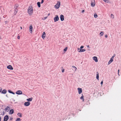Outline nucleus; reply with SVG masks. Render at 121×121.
<instances>
[{
	"label": "nucleus",
	"mask_w": 121,
	"mask_h": 121,
	"mask_svg": "<svg viewBox=\"0 0 121 121\" xmlns=\"http://www.w3.org/2000/svg\"><path fill=\"white\" fill-rule=\"evenodd\" d=\"M27 12L30 15H32L33 13V9L32 6H29Z\"/></svg>",
	"instance_id": "obj_1"
},
{
	"label": "nucleus",
	"mask_w": 121,
	"mask_h": 121,
	"mask_svg": "<svg viewBox=\"0 0 121 121\" xmlns=\"http://www.w3.org/2000/svg\"><path fill=\"white\" fill-rule=\"evenodd\" d=\"M60 2H58L57 4L55 6V7L57 9H58L60 7Z\"/></svg>",
	"instance_id": "obj_2"
},
{
	"label": "nucleus",
	"mask_w": 121,
	"mask_h": 121,
	"mask_svg": "<svg viewBox=\"0 0 121 121\" xmlns=\"http://www.w3.org/2000/svg\"><path fill=\"white\" fill-rule=\"evenodd\" d=\"M59 18L57 15H56V17L54 18V20L55 22H56L59 20Z\"/></svg>",
	"instance_id": "obj_3"
},
{
	"label": "nucleus",
	"mask_w": 121,
	"mask_h": 121,
	"mask_svg": "<svg viewBox=\"0 0 121 121\" xmlns=\"http://www.w3.org/2000/svg\"><path fill=\"white\" fill-rule=\"evenodd\" d=\"M91 5L92 7H94L95 5V2L94 0H92L91 3Z\"/></svg>",
	"instance_id": "obj_4"
},
{
	"label": "nucleus",
	"mask_w": 121,
	"mask_h": 121,
	"mask_svg": "<svg viewBox=\"0 0 121 121\" xmlns=\"http://www.w3.org/2000/svg\"><path fill=\"white\" fill-rule=\"evenodd\" d=\"M114 56H113L111 58L110 60L109 61L108 63V65H109L113 61V59Z\"/></svg>",
	"instance_id": "obj_5"
},
{
	"label": "nucleus",
	"mask_w": 121,
	"mask_h": 121,
	"mask_svg": "<svg viewBox=\"0 0 121 121\" xmlns=\"http://www.w3.org/2000/svg\"><path fill=\"white\" fill-rule=\"evenodd\" d=\"M29 31L30 33H32L33 31V27L32 26L30 25L29 27Z\"/></svg>",
	"instance_id": "obj_6"
},
{
	"label": "nucleus",
	"mask_w": 121,
	"mask_h": 121,
	"mask_svg": "<svg viewBox=\"0 0 121 121\" xmlns=\"http://www.w3.org/2000/svg\"><path fill=\"white\" fill-rule=\"evenodd\" d=\"M7 68L8 69L10 70H13V68L12 66L11 65H9L7 66Z\"/></svg>",
	"instance_id": "obj_7"
},
{
	"label": "nucleus",
	"mask_w": 121,
	"mask_h": 121,
	"mask_svg": "<svg viewBox=\"0 0 121 121\" xmlns=\"http://www.w3.org/2000/svg\"><path fill=\"white\" fill-rule=\"evenodd\" d=\"M9 117L8 116L6 115L5 116L4 118V121H7L9 119Z\"/></svg>",
	"instance_id": "obj_8"
},
{
	"label": "nucleus",
	"mask_w": 121,
	"mask_h": 121,
	"mask_svg": "<svg viewBox=\"0 0 121 121\" xmlns=\"http://www.w3.org/2000/svg\"><path fill=\"white\" fill-rule=\"evenodd\" d=\"M46 36V34L45 32H43L42 35V38L43 39H44L45 38V37Z\"/></svg>",
	"instance_id": "obj_9"
},
{
	"label": "nucleus",
	"mask_w": 121,
	"mask_h": 121,
	"mask_svg": "<svg viewBox=\"0 0 121 121\" xmlns=\"http://www.w3.org/2000/svg\"><path fill=\"white\" fill-rule=\"evenodd\" d=\"M60 18L61 21H63L64 20V17L63 15L61 14L60 16Z\"/></svg>",
	"instance_id": "obj_10"
},
{
	"label": "nucleus",
	"mask_w": 121,
	"mask_h": 121,
	"mask_svg": "<svg viewBox=\"0 0 121 121\" xmlns=\"http://www.w3.org/2000/svg\"><path fill=\"white\" fill-rule=\"evenodd\" d=\"M16 93L18 95H21L22 94V92L21 91L18 90L16 91Z\"/></svg>",
	"instance_id": "obj_11"
},
{
	"label": "nucleus",
	"mask_w": 121,
	"mask_h": 121,
	"mask_svg": "<svg viewBox=\"0 0 121 121\" xmlns=\"http://www.w3.org/2000/svg\"><path fill=\"white\" fill-rule=\"evenodd\" d=\"M78 93L79 94H80L82 93V88H78Z\"/></svg>",
	"instance_id": "obj_12"
},
{
	"label": "nucleus",
	"mask_w": 121,
	"mask_h": 121,
	"mask_svg": "<svg viewBox=\"0 0 121 121\" xmlns=\"http://www.w3.org/2000/svg\"><path fill=\"white\" fill-rule=\"evenodd\" d=\"M93 59L96 62L98 61V60L97 57L96 56H94L93 57Z\"/></svg>",
	"instance_id": "obj_13"
},
{
	"label": "nucleus",
	"mask_w": 121,
	"mask_h": 121,
	"mask_svg": "<svg viewBox=\"0 0 121 121\" xmlns=\"http://www.w3.org/2000/svg\"><path fill=\"white\" fill-rule=\"evenodd\" d=\"M30 104V102H26L24 103V105L26 106H29Z\"/></svg>",
	"instance_id": "obj_14"
},
{
	"label": "nucleus",
	"mask_w": 121,
	"mask_h": 121,
	"mask_svg": "<svg viewBox=\"0 0 121 121\" xmlns=\"http://www.w3.org/2000/svg\"><path fill=\"white\" fill-rule=\"evenodd\" d=\"M14 110L13 109H11L9 111V114H11L14 113Z\"/></svg>",
	"instance_id": "obj_15"
},
{
	"label": "nucleus",
	"mask_w": 121,
	"mask_h": 121,
	"mask_svg": "<svg viewBox=\"0 0 121 121\" xmlns=\"http://www.w3.org/2000/svg\"><path fill=\"white\" fill-rule=\"evenodd\" d=\"M10 109V107L8 106L6 108H5V111L7 112H8Z\"/></svg>",
	"instance_id": "obj_16"
},
{
	"label": "nucleus",
	"mask_w": 121,
	"mask_h": 121,
	"mask_svg": "<svg viewBox=\"0 0 121 121\" xmlns=\"http://www.w3.org/2000/svg\"><path fill=\"white\" fill-rule=\"evenodd\" d=\"M6 90L5 89H4L3 90L2 92V93L4 94H5L6 93Z\"/></svg>",
	"instance_id": "obj_17"
},
{
	"label": "nucleus",
	"mask_w": 121,
	"mask_h": 121,
	"mask_svg": "<svg viewBox=\"0 0 121 121\" xmlns=\"http://www.w3.org/2000/svg\"><path fill=\"white\" fill-rule=\"evenodd\" d=\"M17 115L20 117H22V114L20 113H18L17 114Z\"/></svg>",
	"instance_id": "obj_18"
},
{
	"label": "nucleus",
	"mask_w": 121,
	"mask_h": 121,
	"mask_svg": "<svg viewBox=\"0 0 121 121\" xmlns=\"http://www.w3.org/2000/svg\"><path fill=\"white\" fill-rule=\"evenodd\" d=\"M32 99L33 98H30L29 99H27V101H32Z\"/></svg>",
	"instance_id": "obj_19"
},
{
	"label": "nucleus",
	"mask_w": 121,
	"mask_h": 121,
	"mask_svg": "<svg viewBox=\"0 0 121 121\" xmlns=\"http://www.w3.org/2000/svg\"><path fill=\"white\" fill-rule=\"evenodd\" d=\"M37 4L38 7L39 8L40 7V2H38L37 3Z\"/></svg>",
	"instance_id": "obj_20"
},
{
	"label": "nucleus",
	"mask_w": 121,
	"mask_h": 121,
	"mask_svg": "<svg viewBox=\"0 0 121 121\" xmlns=\"http://www.w3.org/2000/svg\"><path fill=\"white\" fill-rule=\"evenodd\" d=\"M97 74L96 75V78L98 80H99V75L98 72H97Z\"/></svg>",
	"instance_id": "obj_21"
},
{
	"label": "nucleus",
	"mask_w": 121,
	"mask_h": 121,
	"mask_svg": "<svg viewBox=\"0 0 121 121\" xmlns=\"http://www.w3.org/2000/svg\"><path fill=\"white\" fill-rule=\"evenodd\" d=\"M86 51V50L85 49H81V50H80V51H79V52H83L84 51Z\"/></svg>",
	"instance_id": "obj_22"
},
{
	"label": "nucleus",
	"mask_w": 121,
	"mask_h": 121,
	"mask_svg": "<svg viewBox=\"0 0 121 121\" xmlns=\"http://www.w3.org/2000/svg\"><path fill=\"white\" fill-rule=\"evenodd\" d=\"M82 95V96L80 98V99H82V101L83 102L84 101V99L83 98L84 96L83 95Z\"/></svg>",
	"instance_id": "obj_23"
},
{
	"label": "nucleus",
	"mask_w": 121,
	"mask_h": 121,
	"mask_svg": "<svg viewBox=\"0 0 121 121\" xmlns=\"http://www.w3.org/2000/svg\"><path fill=\"white\" fill-rule=\"evenodd\" d=\"M103 1L106 3H110V1L108 0H103Z\"/></svg>",
	"instance_id": "obj_24"
},
{
	"label": "nucleus",
	"mask_w": 121,
	"mask_h": 121,
	"mask_svg": "<svg viewBox=\"0 0 121 121\" xmlns=\"http://www.w3.org/2000/svg\"><path fill=\"white\" fill-rule=\"evenodd\" d=\"M8 92H9V93L12 94H15V93L14 92H13L11 91L10 90H8Z\"/></svg>",
	"instance_id": "obj_25"
},
{
	"label": "nucleus",
	"mask_w": 121,
	"mask_h": 121,
	"mask_svg": "<svg viewBox=\"0 0 121 121\" xmlns=\"http://www.w3.org/2000/svg\"><path fill=\"white\" fill-rule=\"evenodd\" d=\"M17 12V9H15V11L14 12V14L15 15H16V13Z\"/></svg>",
	"instance_id": "obj_26"
},
{
	"label": "nucleus",
	"mask_w": 121,
	"mask_h": 121,
	"mask_svg": "<svg viewBox=\"0 0 121 121\" xmlns=\"http://www.w3.org/2000/svg\"><path fill=\"white\" fill-rule=\"evenodd\" d=\"M21 120V119L20 118H17L16 120V121H19Z\"/></svg>",
	"instance_id": "obj_27"
},
{
	"label": "nucleus",
	"mask_w": 121,
	"mask_h": 121,
	"mask_svg": "<svg viewBox=\"0 0 121 121\" xmlns=\"http://www.w3.org/2000/svg\"><path fill=\"white\" fill-rule=\"evenodd\" d=\"M98 17V16H97V14H96V13H95L94 14V17H95V18H96L97 17Z\"/></svg>",
	"instance_id": "obj_28"
},
{
	"label": "nucleus",
	"mask_w": 121,
	"mask_h": 121,
	"mask_svg": "<svg viewBox=\"0 0 121 121\" xmlns=\"http://www.w3.org/2000/svg\"><path fill=\"white\" fill-rule=\"evenodd\" d=\"M72 67L75 69V71H76L77 70V68L76 67H75V66H72Z\"/></svg>",
	"instance_id": "obj_29"
},
{
	"label": "nucleus",
	"mask_w": 121,
	"mask_h": 121,
	"mask_svg": "<svg viewBox=\"0 0 121 121\" xmlns=\"http://www.w3.org/2000/svg\"><path fill=\"white\" fill-rule=\"evenodd\" d=\"M103 34H104V33H103V32H101L100 33V36H101L103 35Z\"/></svg>",
	"instance_id": "obj_30"
},
{
	"label": "nucleus",
	"mask_w": 121,
	"mask_h": 121,
	"mask_svg": "<svg viewBox=\"0 0 121 121\" xmlns=\"http://www.w3.org/2000/svg\"><path fill=\"white\" fill-rule=\"evenodd\" d=\"M68 48L67 47H66L64 49V51H67Z\"/></svg>",
	"instance_id": "obj_31"
},
{
	"label": "nucleus",
	"mask_w": 121,
	"mask_h": 121,
	"mask_svg": "<svg viewBox=\"0 0 121 121\" xmlns=\"http://www.w3.org/2000/svg\"><path fill=\"white\" fill-rule=\"evenodd\" d=\"M111 18H113L114 17V15L112 14L111 15Z\"/></svg>",
	"instance_id": "obj_32"
},
{
	"label": "nucleus",
	"mask_w": 121,
	"mask_h": 121,
	"mask_svg": "<svg viewBox=\"0 0 121 121\" xmlns=\"http://www.w3.org/2000/svg\"><path fill=\"white\" fill-rule=\"evenodd\" d=\"M44 0H42V1L41 2V4H43V3L44 2Z\"/></svg>",
	"instance_id": "obj_33"
},
{
	"label": "nucleus",
	"mask_w": 121,
	"mask_h": 121,
	"mask_svg": "<svg viewBox=\"0 0 121 121\" xmlns=\"http://www.w3.org/2000/svg\"><path fill=\"white\" fill-rule=\"evenodd\" d=\"M84 48L83 46H82L80 47V49H82V48Z\"/></svg>",
	"instance_id": "obj_34"
},
{
	"label": "nucleus",
	"mask_w": 121,
	"mask_h": 121,
	"mask_svg": "<svg viewBox=\"0 0 121 121\" xmlns=\"http://www.w3.org/2000/svg\"><path fill=\"white\" fill-rule=\"evenodd\" d=\"M65 71V69H62V71L63 73Z\"/></svg>",
	"instance_id": "obj_35"
},
{
	"label": "nucleus",
	"mask_w": 121,
	"mask_h": 121,
	"mask_svg": "<svg viewBox=\"0 0 121 121\" xmlns=\"http://www.w3.org/2000/svg\"><path fill=\"white\" fill-rule=\"evenodd\" d=\"M47 17H44V20L46 19L47 18Z\"/></svg>",
	"instance_id": "obj_36"
},
{
	"label": "nucleus",
	"mask_w": 121,
	"mask_h": 121,
	"mask_svg": "<svg viewBox=\"0 0 121 121\" xmlns=\"http://www.w3.org/2000/svg\"><path fill=\"white\" fill-rule=\"evenodd\" d=\"M17 38L18 39H20V36H18L17 37Z\"/></svg>",
	"instance_id": "obj_37"
},
{
	"label": "nucleus",
	"mask_w": 121,
	"mask_h": 121,
	"mask_svg": "<svg viewBox=\"0 0 121 121\" xmlns=\"http://www.w3.org/2000/svg\"><path fill=\"white\" fill-rule=\"evenodd\" d=\"M81 49L80 48H78V51L79 52V51H80V50H81Z\"/></svg>",
	"instance_id": "obj_38"
},
{
	"label": "nucleus",
	"mask_w": 121,
	"mask_h": 121,
	"mask_svg": "<svg viewBox=\"0 0 121 121\" xmlns=\"http://www.w3.org/2000/svg\"><path fill=\"white\" fill-rule=\"evenodd\" d=\"M108 35H105V37L106 38H107L108 37Z\"/></svg>",
	"instance_id": "obj_39"
},
{
	"label": "nucleus",
	"mask_w": 121,
	"mask_h": 121,
	"mask_svg": "<svg viewBox=\"0 0 121 121\" xmlns=\"http://www.w3.org/2000/svg\"><path fill=\"white\" fill-rule=\"evenodd\" d=\"M103 81H102L101 82V85H102L103 84Z\"/></svg>",
	"instance_id": "obj_40"
},
{
	"label": "nucleus",
	"mask_w": 121,
	"mask_h": 121,
	"mask_svg": "<svg viewBox=\"0 0 121 121\" xmlns=\"http://www.w3.org/2000/svg\"><path fill=\"white\" fill-rule=\"evenodd\" d=\"M118 75H119V69H118Z\"/></svg>",
	"instance_id": "obj_41"
},
{
	"label": "nucleus",
	"mask_w": 121,
	"mask_h": 121,
	"mask_svg": "<svg viewBox=\"0 0 121 121\" xmlns=\"http://www.w3.org/2000/svg\"><path fill=\"white\" fill-rule=\"evenodd\" d=\"M84 12V10H83L82 11V13H83Z\"/></svg>",
	"instance_id": "obj_42"
},
{
	"label": "nucleus",
	"mask_w": 121,
	"mask_h": 121,
	"mask_svg": "<svg viewBox=\"0 0 121 121\" xmlns=\"http://www.w3.org/2000/svg\"><path fill=\"white\" fill-rule=\"evenodd\" d=\"M12 119H13V118H10V120H12Z\"/></svg>",
	"instance_id": "obj_43"
},
{
	"label": "nucleus",
	"mask_w": 121,
	"mask_h": 121,
	"mask_svg": "<svg viewBox=\"0 0 121 121\" xmlns=\"http://www.w3.org/2000/svg\"><path fill=\"white\" fill-rule=\"evenodd\" d=\"M2 90V89H1L0 90V92H1Z\"/></svg>",
	"instance_id": "obj_44"
},
{
	"label": "nucleus",
	"mask_w": 121,
	"mask_h": 121,
	"mask_svg": "<svg viewBox=\"0 0 121 121\" xmlns=\"http://www.w3.org/2000/svg\"><path fill=\"white\" fill-rule=\"evenodd\" d=\"M1 117L0 116V121H1Z\"/></svg>",
	"instance_id": "obj_45"
},
{
	"label": "nucleus",
	"mask_w": 121,
	"mask_h": 121,
	"mask_svg": "<svg viewBox=\"0 0 121 121\" xmlns=\"http://www.w3.org/2000/svg\"><path fill=\"white\" fill-rule=\"evenodd\" d=\"M20 28L21 29H22V27L21 26L20 27Z\"/></svg>",
	"instance_id": "obj_46"
},
{
	"label": "nucleus",
	"mask_w": 121,
	"mask_h": 121,
	"mask_svg": "<svg viewBox=\"0 0 121 121\" xmlns=\"http://www.w3.org/2000/svg\"><path fill=\"white\" fill-rule=\"evenodd\" d=\"M87 47L88 48H89V45H88L87 46Z\"/></svg>",
	"instance_id": "obj_47"
},
{
	"label": "nucleus",
	"mask_w": 121,
	"mask_h": 121,
	"mask_svg": "<svg viewBox=\"0 0 121 121\" xmlns=\"http://www.w3.org/2000/svg\"><path fill=\"white\" fill-rule=\"evenodd\" d=\"M50 13H49V14H48V16L49 15H50Z\"/></svg>",
	"instance_id": "obj_48"
},
{
	"label": "nucleus",
	"mask_w": 121,
	"mask_h": 121,
	"mask_svg": "<svg viewBox=\"0 0 121 121\" xmlns=\"http://www.w3.org/2000/svg\"><path fill=\"white\" fill-rule=\"evenodd\" d=\"M5 22H7V21H5Z\"/></svg>",
	"instance_id": "obj_49"
},
{
	"label": "nucleus",
	"mask_w": 121,
	"mask_h": 121,
	"mask_svg": "<svg viewBox=\"0 0 121 121\" xmlns=\"http://www.w3.org/2000/svg\"><path fill=\"white\" fill-rule=\"evenodd\" d=\"M0 19H1V18H0Z\"/></svg>",
	"instance_id": "obj_50"
}]
</instances>
